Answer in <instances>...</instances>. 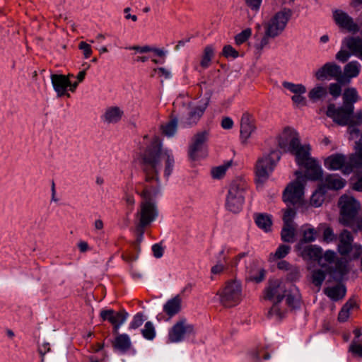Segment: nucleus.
I'll use <instances>...</instances> for the list:
<instances>
[{"instance_id":"1","label":"nucleus","mask_w":362,"mask_h":362,"mask_svg":"<svg viewBox=\"0 0 362 362\" xmlns=\"http://www.w3.org/2000/svg\"><path fill=\"white\" fill-rule=\"evenodd\" d=\"M163 163L165 164L164 177L168 180L173 172L175 160L170 151L162 149L158 138H155L141 156V168L144 180L135 187L136 193L141 198L135 214L139 221L137 225L148 226L158 216L155 199L160 192L159 170Z\"/></svg>"},{"instance_id":"2","label":"nucleus","mask_w":362,"mask_h":362,"mask_svg":"<svg viewBox=\"0 0 362 362\" xmlns=\"http://www.w3.org/2000/svg\"><path fill=\"white\" fill-rule=\"evenodd\" d=\"M278 146L284 152H289L296 156L298 165L306 170L310 180H319L322 177V170L319 163L310 156L309 145H301L298 133L291 127L284 128L278 138Z\"/></svg>"},{"instance_id":"3","label":"nucleus","mask_w":362,"mask_h":362,"mask_svg":"<svg viewBox=\"0 0 362 362\" xmlns=\"http://www.w3.org/2000/svg\"><path fill=\"white\" fill-rule=\"evenodd\" d=\"M296 179L288 185L283 193V201L287 205L301 206L303 204L304 187L307 180H310L305 171L303 175L300 171H296Z\"/></svg>"},{"instance_id":"4","label":"nucleus","mask_w":362,"mask_h":362,"mask_svg":"<svg viewBox=\"0 0 362 362\" xmlns=\"http://www.w3.org/2000/svg\"><path fill=\"white\" fill-rule=\"evenodd\" d=\"M247 188V183L243 179L237 178L232 181L226 199L227 210L236 214L242 209L245 202L244 194Z\"/></svg>"},{"instance_id":"5","label":"nucleus","mask_w":362,"mask_h":362,"mask_svg":"<svg viewBox=\"0 0 362 362\" xmlns=\"http://www.w3.org/2000/svg\"><path fill=\"white\" fill-rule=\"evenodd\" d=\"M338 204L340 209V223L344 226H353L354 218L361 208L359 202L354 197L344 194L339 198Z\"/></svg>"},{"instance_id":"6","label":"nucleus","mask_w":362,"mask_h":362,"mask_svg":"<svg viewBox=\"0 0 362 362\" xmlns=\"http://www.w3.org/2000/svg\"><path fill=\"white\" fill-rule=\"evenodd\" d=\"M280 158V153L276 150H272L269 154L264 155L257 160L255 174L257 183L263 184L268 180L269 174L273 171Z\"/></svg>"},{"instance_id":"7","label":"nucleus","mask_w":362,"mask_h":362,"mask_svg":"<svg viewBox=\"0 0 362 362\" xmlns=\"http://www.w3.org/2000/svg\"><path fill=\"white\" fill-rule=\"evenodd\" d=\"M217 295L219 296L220 303L224 307L235 306L241 300V285L236 281H228L218 291Z\"/></svg>"},{"instance_id":"8","label":"nucleus","mask_w":362,"mask_h":362,"mask_svg":"<svg viewBox=\"0 0 362 362\" xmlns=\"http://www.w3.org/2000/svg\"><path fill=\"white\" fill-rule=\"evenodd\" d=\"M291 16L292 11L289 8H284L277 12L264 25L267 35H270L272 38L279 35L285 29Z\"/></svg>"},{"instance_id":"9","label":"nucleus","mask_w":362,"mask_h":362,"mask_svg":"<svg viewBox=\"0 0 362 362\" xmlns=\"http://www.w3.org/2000/svg\"><path fill=\"white\" fill-rule=\"evenodd\" d=\"M209 98L199 101L198 105L191 106L187 105V113L186 115L181 117V125L185 127H191L197 124L205 110L209 105Z\"/></svg>"},{"instance_id":"10","label":"nucleus","mask_w":362,"mask_h":362,"mask_svg":"<svg viewBox=\"0 0 362 362\" xmlns=\"http://www.w3.org/2000/svg\"><path fill=\"white\" fill-rule=\"evenodd\" d=\"M209 136V132L208 130L199 132L193 136L189 147V156L192 160H195L199 157L205 156L204 149Z\"/></svg>"},{"instance_id":"11","label":"nucleus","mask_w":362,"mask_h":362,"mask_svg":"<svg viewBox=\"0 0 362 362\" xmlns=\"http://www.w3.org/2000/svg\"><path fill=\"white\" fill-rule=\"evenodd\" d=\"M286 293V285L279 279L269 280L264 291L265 299L277 303H281Z\"/></svg>"},{"instance_id":"12","label":"nucleus","mask_w":362,"mask_h":362,"mask_svg":"<svg viewBox=\"0 0 362 362\" xmlns=\"http://www.w3.org/2000/svg\"><path fill=\"white\" fill-rule=\"evenodd\" d=\"M194 333V327L183 319L177 322L170 329L168 342L177 343L184 339L185 336Z\"/></svg>"},{"instance_id":"13","label":"nucleus","mask_w":362,"mask_h":362,"mask_svg":"<svg viewBox=\"0 0 362 362\" xmlns=\"http://www.w3.org/2000/svg\"><path fill=\"white\" fill-rule=\"evenodd\" d=\"M353 112V110L346 107L344 105L337 108L334 104H329L327 107L326 115L327 117L332 118L337 124L341 126H345L347 124L349 125Z\"/></svg>"},{"instance_id":"14","label":"nucleus","mask_w":362,"mask_h":362,"mask_svg":"<svg viewBox=\"0 0 362 362\" xmlns=\"http://www.w3.org/2000/svg\"><path fill=\"white\" fill-rule=\"evenodd\" d=\"M332 18L336 25L341 30L349 33H356L359 28L354 19L341 9H335L332 12Z\"/></svg>"},{"instance_id":"15","label":"nucleus","mask_w":362,"mask_h":362,"mask_svg":"<svg viewBox=\"0 0 362 362\" xmlns=\"http://www.w3.org/2000/svg\"><path fill=\"white\" fill-rule=\"evenodd\" d=\"M128 313L124 310L118 312L112 309L102 310L100 317L103 321H108L113 327L114 331L117 332L120 326L126 321Z\"/></svg>"},{"instance_id":"16","label":"nucleus","mask_w":362,"mask_h":362,"mask_svg":"<svg viewBox=\"0 0 362 362\" xmlns=\"http://www.w3.org/2000/svg\"><path fill=\"white\" fill-rule=\"evenodd\" d=\"M315 76L319 81L334 78L340 81L341 77V69L335 63L327 62L315 72Z\"/></svg>"},{"instance_id":"17","label":"nucleus","mask_w":362,"mask_h":362,"mask_svg":"<svg viewBox=\"0 0 362 362\" xmlns=\"http://www.w3.org/2000/svg\"><path fill=\"white\" fill-rule=\"evenodd\" d=\"M256 130L255 119L248 112H244L240 119V139L246 143Z\"/></svg>"},{"instance_id":"18","label":"nucleus","mask_w":362,"mask_h":362,"mask_svg":"<svg viewBox=\"0 0 362 362\" xmlns=\"http://www.w3.org/2000/svg\"><path fill=\"white\" fill-rule=\"evenodd\" d=\"M69 76L73 75L69 74L68 76L63 74H52L51 81L54 90L56 91L57 97H62L66 95L69 98L70 94L66 93V89L70 86Z\"/></svg>"},{"instance_id":"19","label":"nucleus","mask_w":362,"mask_h":362,"mask_svg":"<svg viewBox=\"0 0 362 362\" xmlns=\"http://www.w3.org/2000/svg\"><path fill=\"white\" fill-rule=\"evenodd\" d=\"M325 166L331 170H341L344 174H349L346 172L347 157L343 154L336 153L327 157L324 162Z\"/></svg>"},{"instance_id":"20","label":"nucleus","mask_w":362,"mask_h":362,"mask_svg":"<svg viewBox=\"0 0 362 362\" xmlns=\"http://www.w3.org/2000/svg\"><path fill=\"white\" fill-rule=\"evenodd\" d=\"M233 250L226 246H223L217 257V262L211 269L213 274H220L227 269L228 264V257Z\"/></svg>"},{"instance_id":"21","label":"nucleus","mask_w":362,"mask_h":362,"mask_svg":"<svg viewBox=\"0 0 362 362\" xmlns=\"http://www.w3.org/2000/svg\"><path fill=\"white\" fill-rule=\"evenodd\" d=\"M338 251L340 255L346 256L350 254L351 246L354 245V237L350 231L344 229L339 235Z\"/></svg>"},{"instance_id":"22","label":"nucleus","mask_w":362,"mask_h":362,"mask_svg":"<svg viewBox=\"0 0 362 362\" xmlns=\"http://www.w3.org/2000/svg\"><path fill=\"white\" fill-rule=\"evenodd\" d=\"M123 115L124 112L120 107L111 106L105 109L101 119L105 123L116 124L121 120Z\"/></svg>"},{"instance_id":"23","label":"nucleus","mask_w":362,"mask_h":362,"mask_svg":"<svg viewBox=\"0 0 362 362\" xmlns=\"http://www.w3.org/2000/svg\"><path fill=\"white\" fill-rule=\"evenodd\" d=\"M285 298L288 306L293 309L300 307L301 296L299 290L295 286H291V288L287 290Z\"/></svg>"},{"instance_id":"24","label":"nucleus","mask_w":362,"mask_h":362,"mask_svg":"<svg viewBox=\"0 0 362 362\" xmlns=\"http://www.w3.org/2000/svg\"><path fill=\"white\" fill-rule=\"evenodd\" d=\"M346 287L342 284L327 287L324 289L325 294L334 301L342 299L346 295Z\"/></svg>"},{"instance_id":"25","label":"nucleus","mask_w":362,"mask_h":362,"mask_svg":"<svg viewBox=\"0 0 362 362\" xmlns=\"http://www.w3.org/2000/svg\"><path fill=\"white\" fill-rule=\"evenodd\" d=\"M344 42L354 55L362 60V39L351 37L346 38Z\"/></svg>"},{"instance_id":"26","label":"nucleus","mask_w":362,"mask_h":362,"mask_svg":"<svg viewBox=\"0 0 362 362\" xmlns=\"http://www.w3.org/2000/svg\"><path fill=\"white\" fill-rule=\"evenodd\" d=\"M346 172L351 173L354 168H362V146L357 151L347 158Z\"/></svg>"},{"instance_id":"27","label":"nucleus","mask_w":362,"mask_h":362,"mask_svg":"<svg viewBox=\"0 0 362 362\" xmlns=\"http://www.w3.org/2000/svg\"><path fill=\"white\" fill-rule=\"evenodd\" d=\"M303 258L320 261L322 258V250L317 245H308L303 248L301 252Z\"/></svg>"},{"instance_id":"28","label":"nucleus","mask_w":362,"mask_h":362,"mask_svg":"<svg viewBox=\"0 0 362 362\" xmlns=\"http://www.w3.org/2000/svg\"><path fill=\"white\" fill-rule=\"evenodd\" d=\"M214 56L215 49L214 46L211 45L206 46L201 57L200 67L203 69L209 68Z\"/></svg>"},{"instance_id":"29","label":"nucleus","mask_w":362,"mask_h":362,"mask_svg":"<svg viewBox=\"0 0 362 362\" xmlns=\"http://www.w3.org/2000/svg\"><path fill=\"white\" fill-rule=\"evenodd\" d=\"M358 100L357 90L355 88L345 89L343 94V105L354 110V103Z\"/></svg>"},{"instance_id":"30","label":"nucleus","mask_w":362,"mask_h":362,"mask_svg":"<svg viewBox=\"0 0 362 362\" xmlns=\"http://www.w3.org/2000/svg\"><path fill=\"white\" fill-rule=\"evenodd\" d=\"M324 185L329 189H340L345 185V181L337 175H328L324 181Z\"/></svg>"},{"instance_id":"31","label":"nucleus","mask_w":362,"mask_h":362,"mask_svg":"<svg viewBox=\"0 0 362 362\" xmlns=\"http://www.w3.org/2000/svg\"><path fill=\"white\" fill-rule=\"evenodd\" d=\"M181 308V299L177 296L169 300L163 307L164 312L170 317L176 315Z\"/></svg>"},{"instance_id":"32","label":"nucleus","mask_w":362,"mask_h":362,"mask_svg":"<svg viewBox=\"0 0 362 362\" xmlns=\"http://www.w3.org/2000/svg\"><path fill=\"white\" fill-rule=\"evenodd\" d=\"M255 221L257 226L264 230L268 232L271 230L272 225V216L267 214H255Z\"/></svg>"},{"instance_id":"33","label":"nucleus","mask_w":362,"mask_h":362,"mask_svg":"<svg viewBox=\"0 0 362 362\" xmlns=\"http://www.w3.org/2000/svg\"><path fill=\"white\" fill-rule=\"evenodd\" d=\"M131 341L126 334H119L116 337L113 346L121 353L127 352L131 347Z\"/></svg>"},{"instance_id":"34","label":"nucleus","mask_w":362,"mask_h":362,"mask_svg":"<svg viewBox=\"0 0 362 362\" xmlns=\"http://www.w3.org/2000/svg\"><path fill=\"white\" fill-rule=\"evenodd\" d=\"M361 69V65L357 61H351L346 64L344 68V73L348 78L357 77Z\"/></svg>"},{"instance_id":"35","label":"nucleus","mask_w":362,"mask_h":362,"mask_svg":"<svg viewBox=\"0 0 362 362\" xmlns=\"http://www.w3.org/2000/svg\"><path fill=\"white\" fill-rule=\"evenodd\" d=\"M296 235V226L284 224L281 236L284 242L293 243Z\"/></svg>"},{"instance_id":"36","label":"nucleus","mask_w":362,"mask_h":362,"mask_svg":"<svg viewBox=\"0 0 362 362\" xmlns=\"http://www.w3.org/2000/svg\"><path fill=\"white\" fill-rule=\"evenodd\" d=\"M327 94V89L326 87L317 86L310 90L308 97L313 102H316L317 100L325 98Z\"/></svg>"},{"instance_id":"37","label":"nucleus","mask_w":362,"mask_h":362,"mask_svg":"<svg viewBox=\"0 0 362 362\" xmlns=\"http://www.w3.org/2000/svg\"><path fill=\"white\" fill-rule=\"evenodd\" d=\"M177 118L171 119L168 122L162 124L160 129L162 133L167 136H172L177 130Z\"/></svg>"},{"instance_id":"38","label":"nucleus","mask_w":362,"mask_h":362,"mask_svg":"<svg viewBox=\"0 0 362 362\" xmlns=\"http://www.w3.org/2000/svg\"><path fill=\"white\" fill-rule=\"evenodd\" d=\"M325 277L326 272L321 269H313L311 272V281L319 288L321 287Z\"/></svg>"},{"instance_id":"39","label":"nucleus","mask_w":362,"mask_h":362,"mask_svg":"<svg viewBox=\"0 0 362 362\" xmlns=\"http://www.w3.org/2000/svg\"><path fill=\"white\" fill-rule=\"evenodd\" d=\"M349 271L348 269V264L346 261H344L343 259H338L335 262L334 269L332 270H330L329 272L335 274L337 273L339 274L340 276H343L346 274H347Z\"/></svg>"},{"instance_id":"40","label":"nucleus","mask_w":362,"mask_h":362,"mask_svg":"<svg viewBox=\"0 0 362 362\" xmlns=\"http://www.w3.org/2000/svg\"><path fill=\"white\" fill-rule=\"evenodd\" d=\"M274 304L270 308L268 315L270 317H275L276 320L282 319L285 315V310L280 308L279 303L277 301H273Z\"/></svg>"},{"instance_id":"41","label":"nucleus","mask_w":362,"mask_h":362,"mask_svg":"<svg viewBox=\"0 0 362 362\" xmlns=\"http://www.w3.org/2000/svg\"><path fill=\"white\" fill-rule=\"evenodd\" d=\"M284 88L290 90L294 95L298 93H305L306 92V88L302 84H295L291 82L284 81L282 83Z\"/></svg>"},{"instance_id":"42","label":"nucleus","mask_w":362,"mask_h":362,"mask_svg":"<svg viewBox=\"0 0 362 362\" xmlns=\"http://www.w3.org/2000/svg\"><path fill=\"white\" fill-rule=\"evenodd\" d=\"M143 337L148 339L152 340L156 336L155 327L151 322H146L144 327L141 329Z\"/></svg>"},{"instance_id":"43","label":"nucleus","mask_w":362,"mask_h":362,"mask_svg":"<svg viewBox=\"0 0 362 362\" xmlns=\"http://www.w3.org/2000/svg\"><path fill=\"white\" fill-rule=\"evenodd\" d=\"M325 200V194L321 189L316 190L312 195L310 204L315 207H319Z\"/></svg>"},{"instance_id":"44","label":"nucleus","mask_w":362,"mask_h":362,"mask_svg":"<svg viewBox=\"0 0 362 362\" xmlns=\"http://www.w3.org/2000/svg\"><path fill=\"white\" fill-rule=\"evenodd\" d=\"M251 35H252L251 29L247 28V29L243 30L241 33H240L235 37V43L238 45H242L243 43L245 42L250 38Z\"/></svg>"},{"instance_id":"45","label":"nucleus","mask_w":362,"mask_h":362,"mask_svg":"<svg viewBox=\"0 0 362 362\" xmlns=\"http://www.w3.org/2000/svg\"><path fill=\"white\" fill-rule=\"evenodd\" d=\"M230 165L229 163L226 165H220L216 167L211 170V175L214 178L220 179L223 177L225 175L226 170Z\"/></svg>"},{"instance_id":"46","label":"nucleus","mask_w":362,"mask_h":362,"mask_svg":"<svg viewBox=\"0 0 362 362\" xmlns=\"http://www.w3.org/2000/svg\"><path fill=\"white\" fill-rule=\"evenodd\" d=\"M296 216L295 209L288 207L284 211L283 216L284 224L295 225L293 220Z\"/></svg>"},{"instance_id":"47","label":"nucleus","mask_w":362,"mask_h":362,"mask_svg":"<svg viewBox=\"0 0 362 362\" xmlns=\"http://www.w3.org/2000/svg\"><path fill=\"white\" fill-rule=\"evenodd\" d=\"M349 351L354 355L362 358V341L353 340L349 346Z\"/></svg>"},{"instance_id":"48","label":"nucleus","mask_w":362,"mask_h":362,"mask_svg":"<svg viewBox=\"0 0 362 362\" xmlns=\"http://www.w3.org/2000/svg\"><path fill=\"white\" fill-rule=\"evenodd\" d=\"M222 55L226 58L235 59L239 56V54L231 45H228L223 47Z\"/></svg>"},{"instance_id":"49","label":"nucleus","mask_w":362,"mask_h":362,"mask_svg":"<svg viewBox=\"0 0 362 362\" xmlns=\"http://www.w3.org/2000/svg\"><path fill=\"white\" fill-rule=\"evenodd\" d=\"M291 247L286 245H281L276 249L274 257L276 259H282L285 257L290 252Z\"/></svg>"},{"instance_id":"50","label":"nucleus","mask_w":362,"mask_h":362,"mask_svg":"<svg viewBox=\"0 0 362 362\" xmlns=\"http://www.w3.org/2000/svg\"><path fill=\"white\" fill-rule=\"evenodd\" d=\"M316 230L315 228H310L303 231L302 240L304 243H311L315 240Z\"/></svg>"},{"instance_id":"51","label":"nucleus","mask_w":362,"mask_h":362,"mask_svg":"<svg viewBox=\"0 0 362 362\" xmlns=\"http://www.w3.org/2000/svg\"><path fill=\"white\" fill-rule=\"evenodd\" d=\"M252 356L254 359L259 361L261 358L269 359L270 355L269 353L265 352L264 347H257V349L252 352Z\"/></svg>"},{"instance_id":"52","label":"nucleus","mask_w":362,"mask_h":362,"mask_svg":"<svg viewBox=\"0 0 362 362\" xmlns=\"http://www.w3.org/2000/svg\"><path fill=\"white\" fill-rule=\"evenodd\" d=\"M323 240L326 243H331L336 240L337 237L331 227L324 226Z\"/></svg>"},{"instance_id":"53","label":"nucleus","mask_w":362,"mask_h":362,"mask_svg":"<svg viewBox=\"0 0 362 362\" xmlns=\"http://www.w3.org/2000/svg\"><path fill=\"white\" fill-rule=\"evenodd\" d=\"M144 322V315L141 313H139L134 316L133 320L129 325V329H137L141 326Z\"/></svg>"},{"instance_id":"54","label":"nucleus","mask_w":362,"mask_h":362,"mask_svg":"<svg viewBox=\"0 0 362 362\" xmlns=\"http://www.w3.org/2000/svg\"><path fill=\"white\" fill-rule=\"evenodd\" d=\"M329 93L334 98L339 97L341 94V85L337 83H330L329 85Z\"/></svg>"},{"instance_id":"55","label":"nucleus","mask_w":362,"mask_h":362,"mask_svg":"<svg viewBox=\"0 0 362 362\" xmlns=\"http://www.w3.org/2000/svg\"><path fill=\"white\" fill-rule=\"evenodd\" d=\"M78 48L83 51L86 59H88L91 56L93 51L89 44L82 41L78 44Z\"/></svg>"},{"instance_id":"56","label":"nucleus","mask_w":362,"mask_h":362,"mask_svg":"<svg viewBox=\"0 0 362 362\" xmlns=\"http://www.w3.org/2000/svg\"><path fill=\"white\" fill-rule=\"evenodd\" d=\"M146 226H141L140 225H136V239L135 241V245L136 247H139L140 243L142 242L144 239V234L145 232V228Z\"/></svg>"},{"instance_id":"57","label":"nucleus","mask_w":362,"mask_h":362,"mask_svg":"<svg viewBox=\"0 0 362 362\" xmlns=\"http://www.w3.org/2000/svg\"><path fill=\"white\" fill-rule=\"evenodd\" d=\"M354 259H358L362 255V246L360 244L354 243L351 246V252Z\"/></svg>"},{"instance_id":"58","label":"nucleus","mask_w":362,"mask_h":362,"mask_svg":"<svg viewBox=\"0 0 362 362\" xmlns=\"http://www.w3.org/2000/svg\"><path fill=\"white\" fill-rule=\"evenodd\" d=\"M362 124V111L357 112L356 115H351V120L349 122V125L357 126Z\"/></svg>"},{"instance_id":"59","label":"nucleus","mask_w":362,"mask_h":362,"mask_svg":"<svg viewBox=\"0 0 362 362\" xmlns=\"http://www.w3.org/2000/svg\"><path fill=\"white\" fill-rule=\"evenodd\" d=\"M303 93H298L292 96L291 100L297 106H304L306 105L305 98L302 95Z\"/></svg>"},{"instance_id":"60","label":"nucleus","mask_w":362,"mask_h":362,"mask_svg":"<svg viewBox=\"0 0 362 362\" xmlns=\"http://www.w3.org/2000/svg\"><path fill=\"white\" fill-rule=\"evenodd\" d=\"M271 37L270 35H267L266 33V30H264V35L262 37V40L259 43L255 45V47L258 50L263 49L265 47L269 45V38Z\"/></svg>"},{"instance_id":"61","label":"nucleus","mask_w":362,"mask_h":362,"mask_svg":"<svg viewBox=\"0 0 362 362\" xmlns=\"http://www.w3.org/2000/svg\"><path fill=\"white\" fill-rule=\"evenodd\" d=\"M49 351H50L49 343L44 342L41 345H39V346H38V352H39V354H40V356L42 357V360H41L42 362L44 361V356H45V355L47 353H48Z\"/></svg>"},{"instance_id":"62","label":"nucleus","mask_w":362,"mask_h":362,"mask_svg":"<svg viewBox=\"0 0 362 362\" xmlns=\"http://www.w3.org/2000/svg\"><path fill=\"white\" fill-rule=\"evenodd\" d=\"M350 57V54L348 51L341 49L336 54V59L341 62H346Z\"/></svg>"},{"instance_id":"63","label":"nucleus","mask_w":362,"mask_h":362,"mask_svg":"<svg viewBox=\"0 0 362 362\" xmlns=\"http://www.w3.org/2000/svg\"><path fill=\"white\" fill-rule=\"evenodd\" d=\"M350 315V310L346 308L342 307L338 315V320L341 322H346Z\"/></svg>"},{"instance_id":"64","label":"nucleus","mask_w":362,"mask_h":362,"mask_svg":"<svg viewBox=\"0 0 362 362\" xmlns=\"http://www.w3.org/2000/svg\"><path fill=\"white\" fill-rule=\"evenodd\" d=\"M354 232L357 233L358 231L362 232V217L358 218L357 216L354 218V225L353 226H349Z\"/></svg>"}]
</instances>
